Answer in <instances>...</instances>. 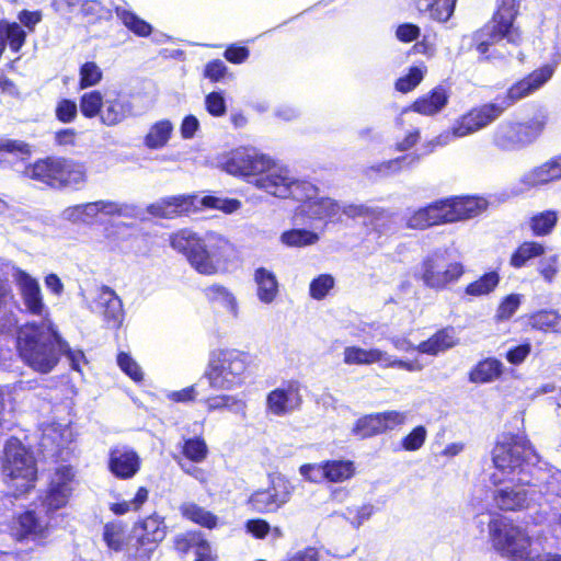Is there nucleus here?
I'll return each instance as SVG.
<instances>
[{
  "label": "nucleus",
  "instance_id": "nucleus-5",
  "mask_svg": "<svg viewBox=\"0 0 561 561\" xmlns=\"http://www.w3.org/2000/svg\"><path fill=\"white\" fill-rule=\"evenodd\" d=\"M171 247L182 253L199 274H216L229 250V241L220 233L208 231L203 236L183 229L171 237Z\"/></svg>",
  "mask_w": 561,
  "mask_h": 561
},
{
  "label": "nucleus",
  "instance_id": "nucleus-24",
  "mask_svg": "<svg viewBox=\"0 0 561 561\" xmlns=\"http://www.w3.org/2000/svg\"><path fill=\"white\" fill-rule=\"evenodd\" d=\"M47 524L35 512L26 511L12 523L11 535L18 541H37L45 537Z\"/></svg>",
  "mask_w": 561,
  "mask_h": 561
},
{
  "label": "nucleus",
  "instance_id": "nucleus-40",
  "mask_svg": "<svg viewBox=\"0 0 561 561\" xmlns=\"http://www.w3.org/2000/svg\"><path fill=\"white\" fill-rule=\"evenodd\" d=\"M115 13L122 23L137 36L147 37L151 34L152 26L133 11L117 7Z\"/></svg>",
  "mask_w": 561,
  "mask_h": 561
},
{
  "label": "nucleus",
  "instance_id": "nucleus-16",
  "mask_svg": "<svg viewBox=\"0 0 561 561\" xmlns=\"http://www.w3.org/2000/svg\"><path fill=\"white\" fill-rule=\"evenodd\" d=\"M14 279L19 288L24 310L42 320L49 319V309L45 305L41 286L36 278L22 270H16Z\"/></svg>",
  "mask_w": 561,
  "mask_h": 561
},
{
  "label": "nucleus",
  "instance_id": "nucleus-44",
  "mask_svg": "<svg viewBox=\"0 0 561 561\" xmlns=\"http://www.w3.org/2000/svg\"><path fill=\"white\" fill-rule=\"evenodd\" d=\"M529 322L534 329L561 333V314L554 310H540L530 317Z\"/></svg>",
  "mask_w": 561,
  "mask_h": 561
},
{
  "label": "nucleus",
  "instance_id": "nucleus-17",
  "mask_svg": "<svg viewBox=\"0 0 561 561\" xmlns=\"http://www.w3.org/2000/svg\"><path fill=\"white\" fill-rule=\"evenodd\" d=\"M290 494L289 483L276 478L267 489L254 492L249 504L257 513H274L289 501Z\"/></svg>",
  "mask_w": 561,
  "mask_h": 561
},
{
  "label": "nucleus",
  "instance_id": "nucleus-9",
  "mask_svg": "<svg viewBox=\"0 0 561 561\" xmlns=\"http://www.w3.org/2000/svg\"><path fill=\"white\" fill-rule=\"evenodd\" d=\"M3 474L15 495L34 486L37 474L35 459L16 438H10L4 446Z\"/></svg>",
  "mask_w": 561,
  "mask_h": 561
},
{
  "label": "nucleus",
  "instance_id": "nucleus-22",
  "mask_svg": "<svg viewBox=\"0 0 561 561\" xmlns=\"http://www.w3.org/2000/svg\"><path fill=\"white\" fill-rule=\"evenodd\" d=\"M140 457L127 445H117L108 454V469L118 479H130L140 469Z\"/></svg>",
  "mask_w": 561,
  "mask_h": 561
},
{
  "label": "nucleus",
  "instance_id": "nucleus-18",
  "mask_svg": "<svg viewBox=\"0 0 561 561\" xmlns=\"http://www.w3.org/2000/svg\"><path fill=\"white\" fill-rule=\"evenodd\" d=\"M343 214L353 219H362L379 237L393 230V215L380 207L351 204L343 207Z\"/></svg>",
  "mask_w": 561,
  "mask_h": 561
},
{
  "label": "nucleus",
  "instance_id": "nucleus-56",
  "mask_svg": "<svg viewBox=\"0 0 561 561\" xmlns=\"http://www.w3.org/2000/svg\"><path fill=\"white\" fill-rule=\"evenodd\" d=\"M334 286V278L329 274H321L312 282L309 286V293L310 296L313 299L321 300L323 299L327 294L333 288Z\"/></svg>",
  "mask_w": 561,
  "mask_h": 561
},
{
  "label": "nucleus",
  "instance_id": "nucleus-12",
  "mask_svg": "<svg viewBox=\"0 0 561 561\" xmlns=\"http://www.w3.org/2000/svg\"><path fill=\"white\" fill-rule=\"evenodd\" d=\"M271 158L253 147H239L230 152L224 163V169L254 185L259 175L270 165Z\"/></svg>",
  "mask_w": 561,
  "mask_h": 561
},
{
  "label": "nucleus",
  "instance_id": "nucleus-43",
  "mask_svg": "<svg viewBox=\"0 0 561 561\" xmlns=\"http://www.w3.org/2000/svg\"><path fill=\"white\" fill-rule=\"evenodd\" d=\"M180 511L185 518L201 526L214 528L217 524V517L214 514L198 506L195 503H183L180 507Z\"/></svg>",
  "mask_w": 561,
  "mask_h": 561
},
{
  "label": "nucleus",
  "instance_id": "nucleus-60",
  "mask_svg": "<svg viewBox=\"0 0 561 561\" xmlns=\"http://www.w3.org/2000/svg\"><path fill=\"white\" fill-rule=\"evenodd\" d=\"M520 305V295L511 294L506 296L500 304L495 319L497 321L508 320L518 309Z\"/></svg>",
  "mask_w": 561,
  "mask_h": 561
},
{
  "label": "nucleus",
  "instance_id": "nucleus-1",
  "mask_svg": "<svg viewBox=\"0 0 561 561\" xmlns=\"http://www.w3.org/2000/svg\"><path fill=\"white\" fill-rule=\"evenodd\" d=\"M492 459L514 486H503L495 491L494 502L502 511H517L530 503L542 502L557 508L561 501V472H550L537 466L538 455L526 436L504 434L492 451Z\"/></svg>",
  "mask_w": 561,
  "mask_h": 561
},
{
  "label": "nucleus",
  "instance_id": "nucleus-63",
  "mask_svg": "<svg viewBox=\"0 0 561 561\" xmlns=\"http://www.w3.org/2000/svg\"><path fill=\"white\" fill-rule=\"evenodd\" d=\"M117 364L121 369L135 381L142 379V373L138 364L126 353H119Z\"/></svg>",
  "mask_w": 561,
  "mask_h": 561
},
{
  "label": "nucleus",
  "instance_id": "nucleus-15",
  "mask_svg": "<svg viewBox=\"0 0 561 561\" xmlns=\"http://www.w3.org/2000/svg\"><path fill=\"white\" fill-rule=\"evenodd\" d=\"M75 472L70 466H61L55 470L43 501L48 512H54L67 505L72 491Z\"/></svg>",
  "mask_w": 561,
  "mask_h": 561
},
{
  "label": "nucleus",
  "instance_id": "nucleus-55",
  "mask_svg": "<svg viewBox=\"0 0 561 561\" xmlns=\"http://www.w3.org/2000/svg\"><path fill=\"white\" fill-rule=\"evenodd\" d=\"M426 437L425 426L419 425L401 439V447L407 451L419 450L424 445Z\"/></svg>",
  "mask_w": 561,
  "mask_h": 561
},
{
  "label": "nucleus",
  "instance_id": "nucleus-20",
  "mask_svg": "<svg viewBox=\"0 0 561 561\" xmlns=\"http://www.w3.org/2000/svg\"><path fill=\"white\" fill-rule=\"evenodd\" d=\"M561 180V153L524 172L519 179L527 190L545 186Z\"/></svg>",
  "mask_w": 561,
  "mask_h": 561
},
{
  "label": "nucleus",
  "instance_id": "nucleus-38",
  "mask_svg": "<svg viewBox=\"0 0 561 561\" xmlns=\"http://www.w3.org/2000/svg\"><path fill=\"white\" fill-rule=\"evenodd\" d=\"M142 535L139 539L140 543H157L164 539L167 527L163 519L158 515H151L144 519L140 524Z\"/></svg>",
  "mask_w": 561,
  "mask_h": 561
},
{
  "label": "nucleus",
  "instance_id": "nucleus-3",
  "mask_svg": "<svg viewBox=\"0 0 561 561\" xmlns=\"http://www.w3.org/2000/svg\"><path fill=\"white\" fill-rule=\"evenodd\" d=\"M516 0H502L492 21L465 39L479 53L480 61H495L506 58L512 53L506 44L517 46L522 39L519 30L514 25L518 13Z\"/></svg>",
  "mask_w": 561,
  "mask_h": 561
},
{
  "label": "nucleus",
  "instance_id": "nucleus-54",
  "mask_svg": "<svg viewBox=\"0 0 561 561\" xmlns=\"http://www.w3.org/2000/svg\"><path fill=\"white\" fill-rule=\"evenodd\" d=\"M457 0H434L430 4V15L438 22H446L453 15Z\"/></svg>",
  "mask_w": 561,
  "mask_h": 561
},
{
  "label": "nucleus",
  "instance_id": "nucleus-13",
  "mask_svg": "<svg viewBox=\"0 0 561 561\" xmlns=\"http://www.w3.org/2000/svg\"><path fill=\"white\" fill-rule=\"evenodd\" d=\"M126 206L110 199H100L69 206L61 211V218L73 225L91 226L99 216L114 217L125 214Z\"/></svg>",
  "mask_w": 561,
  "mask_h": 561
},
{
  "label": "nucleus",
  "instance_id": "nucleus-50",
  "mask_svg": "<svg viewBox=\"0 0 561 561\" xmlns=\"http://www.w3.org/2000/svg\"><path fill=\"white\" fill-rule=\"evenodd\" d=\"M197 202L204 207L218 209L225 214H232L240 209L242 205L237 198H222L211 195L204 196L197 199Z\"/></svg>",
  "mask_w": 561,
  "mask_h": 561
},
{
  "label": "nucleus",
  "instance_id": "nucleus-4",
  "mask_svg": "<svg viewBox=\"0 0 561 561\" xmlns=\"http://www.w3.org/2000/svg\"><path fill=\"white\" fill-rule=\"evenodd\" d=\"M62 346L66 341L50 319L27 323L19 330V355L35 371H51L59 362Z\"/></svg>",
  "mask_w": 561,
  "mask_h": 561
},
{
  "label": "nucleus",
  "instance_id": "nucleus-25",
  "mask_svg": "<svg viewBox=\"0 0 561 561\" xmlns=\"http://www.w3.org/2000/svg\"><path fill=\"white\" fill-rule=\"evenodd\" d=\"M55 188L70 187L81 188L87 182L85 167L73 160L58 158L57 171H55Z\"/></svg>",
  "mask_w": 561,
  "mask_h": 561
},
{
  "label": "nucleus",
  "instance_id": "nucleus-37",
  "mask_svg": "<svg viewBox=\"0 0 561 561\" xmlns=\"http://www.w3.org/2000/svg\"><path fill=\"white\" fill-rule=\"evenodd\" d=\"M501 277L497 272L491 271L484 273L478 279L468 284L465 288V294L470 297L480 298L489 296L499 286Z\"/></svg>",
  "mask_w": 561,
  "mask_h": 561
},
{
  "label": "nucleus",
  "instance_id": "nucleus-62",
  "mask_svg": "<svg viewBox=\"0 0 561 561\" xmlns=\"http://www.w3.org/2000/svg\"><path fill=\"white\" fill-rule=\"evenodd\" d=\"M207 112L216 117L224 116L227 111L226 101L221 92H210L205 98Z\"/></svg>",
  "mask_w": 561,
  "mask_h": 561
},
{
  "label": "nucleus",
  "instance_id": "nucleus-42",
  "mask_svg": "<svg viewBox=\"0 0 561 561\" xmlns=\"http://www.w3.org/2000/svg\"><path fill=\"white\" fill-rule=\"evenodd\" d=\"M279 239L287 247L302 248L316 244L319 241V234L307 229H290L284 231Z\"/></svg>",
  "mask_w": 561,
  "mask_h": 561
},
{
  "label": "nucleus",
  "instance_id": "nucleus-53",
  "mask_svg": "<svg viewBox=\"0 0 561 561\" xmlns=\"http://www.w3.org/2000/svg\"><path fill=\"white\" fill-rule=\"evenodd\" d=\"M374 505L364 504L362 506H351L345 511V518L350 520L353 527L359 528L374 514Z\"/></svg>",
  "mask_w": 561,
  "mask_h": 561
},
{
  "label": "nucleus",
  "instance_id": "nucleus-33",
  "mask_svg": "<svg viewBox=\"0 0 561 561\" xmlns=\"http://www.w3.org/2000/svg\"><path fill=\"white\" fill-rule=\"evenodd\" d=\"M206 298L224 308L233 318L238 317V302L234 295L225 286L213 284L204 289Z\"/></svg>",
  "mask_w": 561,
  "mask_h": 561
},
{
  "label": "nucleus",
  "instance_id": "nucleus-31",
  "mask_svg": "<svg viewBox=\"0 0 561 561\" xmlns=\"http://www.w3.org/2000/svg\"><path fill=\"white\" fill-rule=\"evenodd\" d=\"M257 298L263 304H271L277 296L278 282L275 274L265 267H259L254 273Z\"/></svg>",
  "mask_w": 561,
  "mask_h": 561
},
{
  "label": "nucleus",
  "instance_id": "nucleus-59",
  "mask_svg": "<svg viewBox=\"0 0 561 561\" xmlns=\"http://www.w3.org/2000/svg\"><path fill=\"white\" fill-rule=\"evenodd\" d=\"M424 70L420 67H412L409 73L401 77L396 82V89L407 93L412 91L423 79Z\"/></svg>",
  "mask_w": 561,
  "mask_h": 561
},
{
  "label": "nucleus",
  "instance_id": "nucleus-49",
  "mask_svg": "<svg viewBox=\"0 0 561 561\" xmlns=\"http://www.w3.org/2000/svg\"><path fill=\"white\" fill-rule=\"evenodd\" d=\"M353 433L360 438L383 433L378 413L359 419L353 427Z\"/></svg>",
  "mask_w": 561,
  "mask_h": 561
},
{
  "label": "nucleus",
  "instance_id": "nucleus-61",
  "mask_svg": "<svg viewBox=\"0 0 561 561\" xmlns=\"http://www.w3.org/2000/svg\"><path fill=\"white\" fill-rule=\"evenodd\" d=\"M2 28L8 34V39L11 50L18 53L24 45L26 33L18 23H2Z\"/></svg>",
  "mask_w": 561,
  "mask_h": 561
},
{
  "label": "nucleus",
  "instance_id": "nucleus-64",
  "mask_svg": "<svg viewBox=\"0 0 561 561\" xmlns=\"http://www.w3.org/2000/svg\"><path fill=\"white\" fill-rule=\"evenodd\" d=\"M378 415L383 432L391 431L394 427L404 424L408 419V414L405 412L399 411H386L378 413Z\"/></svg>",
  "mask_w": 561,
  "mask_h": 561
},
{
  "label": "nucleus",
  "instance_id": "nucleus-30",
  "mask_svg": "<svg viewBox=\"0 0 561 561\" xmlns=\"http://www.w3.org/2000/svg\"><path fill=\"white\" fill-rule=\"evenodd\" d=\"M58 158H47L26 165L23 170L25 178L42 182L55 188V171H57Z\"/></svg>",
  "mask_w": 561,
  "mask_h": 561
},
{
  "label": "nucleus",
  "instance_id": "nucleus-32",
  "mask_svg": "<svg viewBox=\"0 0 561 561\" xmlns=\"http://www.w3.org/2000/svg\"><path fill=\"white\" fill-rule=\"evenodd\" d=\"M306 211L316 219H330L341 211V206L332 198L317 197V192L309 198H305Z\"/></svg>",
  "mask_w": 561,
  "mask_h": 561
},
{
  "label": "nucleus",
  "instance_id": "nucleus-52",
  "mask_svg": "<svg viewBox=\"0 0 561 561\" xmlns=\"http://www.w3.org/2000/svg\"><path fill=\"white\" fill-rule=\"evenodd\" d=\"M80 81L79 85L81 89L96 85L102 80V70L93 62H84L80 68Z\"/></svg>",
  "mask_w": 561,
  "mask_h": 561
},
{
  "label": "nucleus",
  "instance_id": "nucleus-58",
  "mask_svg": "<svg viewBox=\"0 0 561 561\" xmlns=\"http://www.w3.org/2000/svg\"><path fill=\"white\" fill-rule=\"evenodd\" d=\"M179 548H182V545L187 546L190 548L195 549L196 560L195 561H211V548L210 545L198 536H192L188 540L179 541Z\"/></svg>",
  "mask_w": 561,
  "mask_h": 561
},
{
  "label": "nucleus",
  "instance_id": "nucleus-47",
  "mask_svg": "<svg viewBox=\"0 0 561 561\" xmlns=\"http://www.w3.org/2000/svg\"><path fill=\"white\" fill-rule=\"evenodd\" d=\"M325 479L331 482H342L354 474V463L350 460L324 461Z\"/></svg>",
  "mask_w": 561,
  "mask_h": 561
},
{
  "label": "nucleus",
  "instance_id": "nucleus-2",
  "mask_svg": "<svg viewBox=\"0 0 561 561\" xmlns=\"http://www.w3.org/2000/svg\"><path fill=\"white\" fill-rule=\"evenodd\" d=\"M554 66L546 65L520 81L513 84L504 96H497L495 103H485L471 108L457 118L450 128L437 136L433 144L446 146L456 138L472 135L495 122L508 107L541 88L553 75Z\"/></svg>",
  "mask_w": 561,
  "mask_h": 561
},
{
  "label": "nucleus",
  "instance_id": "nucleus-36",
  "mask_svg": "<svg viewBox=\"0 0 561 561\" xmlns=\"http://www.w3.org/2000/svg\"><path fill=\"white\" fill-rule=\"evenodd\" d=\"M381 358H385L383 351L378 348L365 350L348 346L344 350V363L347 365H370L375 363L381 365Z\"/></svg>",
  "mask_w": 561,
  "mask_h": 561
},
{
  "label": "nucleus",
  "instance_id": "nucleus-39",
  "mask_svg": "<svg viewBox=\"0 0 561 561\" xmlns=\"http://www.w3.org/2000/svg\"><path fill=\"white\" fill-rule=\"evenodd\" d=\"M420 161V156L415 153L405 154L396 159H391L388 161H383L376 165H373L370 169L376 171L377 173L388 176L400 172L403 169H410L416 165Z\"/></svg>",
  "mask_w": 561,
  "mask_h": 561
},
{
  "label": "nucleus",
  "instance_id": "nucleus-6",
  "mask_svg": "<svg viewBox=\"0 0 561 561\" xmlns=\"http://www.w3.org/2000/svg\"><path fill=\"white\" fill-rule=\"evenodd\" d=\"M548 122L549 113L545 108H539L525 122L504 119L490 134V142L501 152L524 150L537 141Z\"/></svg>",
  "mask_w": 561,
  "mask_h": 561
},
{
  "label": "nucleus",
  "instance_id": "nucleus-48",
  "mask_svg": "<svg viewBox=\"0 0 561 561\" xmlns=\"http://www.w3.org/2000/svg\"><path fill=\"white\" fill-rule=\"evenodd\" d=\"M183 455L192 462H202L208 455V447L202 437L184 439L182 446Z\"/></svg>",
  "mask_w": 561,
  "mask_h": 561
},
{
  "label": "nucleus",
  "instance_id": "nucleus-57",
  "mask_svg": "<svg viewBox=\"0 0 561 561\" xmlns=\"http://www.w3.org/2000/svg\"><path fill=\"white\" fill-rule=\"evenodd\" d=\"M147 499L148 490L146 488H139L131 501L115 503L111 506V510L116 515H124L130 510H138L147 501Z\"/></svg>",
  "mask_w": 561,
  "mask_h": 561
},
{
  "label": "nucleus",
  "instance_id": "nucleus-14",
  "mask_svg": "<svg viewBox=\"0 0 561 561\" xmlns=\"http://www.w3.org/2000/svg\"><path fill=\"white\" fill-rule=\"evenodd\" d=\"M145 112L134 102V96L121 91L105 93V102L101 114V123L114 127L128 118L141 115Z\"/></svg>",
  "mask_w": 561,
  "mask_h": 561
},
{
  "label": "nucleus",
  "instance_id": "nucleus-26",
  "mask_svg": "<svg viewBox=\"0 0 561 561\" xmlns=\"http://www.w3.org/2000/svg\"><path fill=\"white\" fill-rule=\"evenodd\" d=\"M198 197L195 195L170 196L158 201L149 207L150 214L163 218H173L188 213L196 207Z\"/></svg>",
  "mask_w": 561,
  "mask_h": 561
},
{
  "label": "nucleus",
  "instance_id": "nucleus-23",
  "mask_svg": "<svg viewBox=\"0 0 561 561\" xmlns=\"http://www.w3.org/2000/svg\"><path fill=\"white\" fill-rule=\"evenodd\" d=\"M301 402L300 387L296 381L271 391L266 398L268 410L277 416L299 409Z\"/></svg>",
  "mask_w": 561,
  "mask_h": 561
},
{
  "label": "nucleus",
  "instance_id": "nucleus-7",
  "mask_svg": "<svg viewBox=\"0 0 561 561\" xmlns=\"http://www.w3.org/2000/svg\"><path fill=\"white\" fill-rule=\"evenodd\" d=\"M249 365V355L244 352L236 348L214 350L203 377L214 390H233L244 383Z\"/></svg>",
  "mask_w": 561,
  "mask_h": 561
},
{
  "label": "nucleus",
  "instance_id": "nucleus-8",
  "mask_svg": "<svg viewBox=\"0 0 561 561\" xmlns=\"http://www.w3.org/2000/svg\"><path fill=\"white\" fill-rule=\"evenodd\" d=\"M492 548L513 561L529 560L533 539L525 528L504 516H495L488 524Z\"/></svg>",
  "mask_w": 561,
  "mask_h": 561
},
{
  "label": "nucleus",
  "instance_id": "nucleus-29",
  "mask_svg": "<svg viewBox=\"0 0 561 561\" xmlns=\"http://www.w3.org/2000/svg\"><path fill=\"white\" fill-rule=\"evenodd\" d=\"M448 102L447 90L440 85L413 103V110L423 115H434L440 112Z\"/></svg>",
  "mask_w": 561,
  "mask_h": 561
},
{
  "label": "nucleus",
  "instance_id": "nucleus-11",
  "mask_svg": "<svg viewBox=\"0 0 561 561\" xmlns=\"http://www.w3.org/2000/svg\"><path fill=\"white\" fill-rule=\"evenodd\" d=\"M463 273L465 268L460 262L449 261L447 251L438 249L422 262L420 278L426 287L443 290L456 283Z\"/></svg>",
  "mask_w": 561,
  "mask_h": 561
},
{
  "label": "nucleus",
  "instance_id": "nucleus-34",
  "mask_svg": "<svg viewBox=\"0 0 561 561\" xmlns=\"http://www.w3.org/2000/svg\"><path fill=\"white\" fill-rule=\"evenodd\" d=\"M503 364L495 358L479 362L470 371L469 380L473 383H486L502 375Z\"/></svg>",
  "mask_w": 561,
  "mask_h": 561
},
{
  "label": "nucleus",
  "instance_id": "nucleus-45",
  "mask_svg": "<svg viewBox=\"0 0 561 561\" xmlns=\"http://www.w3.org/2000/svg\"><path fill=\"white\" fill-rule=\"evenodd\" d=\"M105 102V94L98 90L87 92L80 98V111L83 116L88 118L99 117L101 121V114Z\"/></svg>",
  "mask_w": 561,
  "mask_h": 561
},
{
  "label": "nucleus",
  "instance_id": "nucleus-41",
  "mask_svg": "<svg viewBox=\"0 0 561 561\" xmlns=\"http://www.w3.org/2000/svg\"><path fill=\"white\" fill-rule=\"evenodd\" d=\"M545 245L534 241L523 242L511 256V265L520 268L528 261L545 254Z\"/></svg>",
  "mask_w": 561,
  "mask_h": 561
},
{
  "label": "nucleus",
  "instance_id": "nucleus-27",
  "mask_svg": "<svg viewBox=\"0 0 561 561\" xmlns=\"http://www.w3.org/2000/svg\"><path fill=\"white\" fill-rule=\"evenodd\" d=\"M446 222L442 199L414 210L405 218L408 228L421 230Z\"/></svg>",
  "mask_w": 561,
  "mask_h": 561
},
{
  "label": "nucleus",
  "instance_id": "nucleus-51",
  "mask_svg": "<svg viewBox=\"0 0 561 561\" xmlns=\"http://www.w3.org/2000/svg\"><path fill=\"white\" fill-rule=\"evenodd\" d=\"M124 527L121 524L110 523L104 526L103 539L107 547L121 551L124 545Z\"/></svg>",
  "mask_w": 561,
  "mask_h": 561
},
{
  "label": "nucleus",
  "instance_id": "nucleus-21",
  "mask_svg": "<svg viewBox=\"0 0 561 561\" xmlns=\"http://www.w3.org/2000/svg\"><path fill=\"white\" fill-rule=\"evenodd\" d=\"M445 220L454 222L476 217L485 210L488 203L482 197L462 196L442 199Z\"/></svg>",
  "mask_w": 561,
  "mask_h": 561
},
{
  "label": "nucleus",
  "instance_id": "nucleus-19",
  "mask_svg": "<svg viewBox=\"0 0 561 561\" xmlns=\"http://www.w3.org/2000/svg\"><path fill=\"white\" fill-rule=\"evenodd\" d=\"M91 310L102 314L111 328H119L124 321L123 302L117 294L108 286H102L91 305Z\"/></svg>",
  "mask_w": 561,
  "mask_h": 561
},
{
  "label": "nucleus",
  "instance_id": "nucleus-35",
  "mask_svg": "<svg viewBox=\"0 0 561 561\" xmlns=\"http://www.w3.org/2000/svg\"><path fill=\"white\" fill-rule=\"evenodd\" d=\"M173 131V124L169 119H161L152 124L145 136L144 144L149 149L163 148Z\"/></svg>",
  "mask_w": 561,
  "mask_h": 561
},
{
  "label": "nucleus",
  "instance_id": "nucleus-46",
  "mask_svg": "<svg viewBox=\"0 0 561 561\" xmlns=\"http://www.w3.org/2000/svg\"><path fill=\"white\" fill-rule=\"evenodd\" d=\"M558 221V214L554 210H545L534 215L529 220V227L537 237L551 233Z\"/></svg>",
  "mask_w": 561,
  "mask_h": 561
},
{
  "label": "nucleus",
  "instance_id": "nucleus-10",
  "mask_svg": "<svg viewBox=\"0 0 561 561\" xmlns=\"http://www.w3.org/2000/svg\"><path fill=\"white\" fill-rule=\"evenodd\" d=\"M254 186L277 198L296 201L309 198L317 191L312 183L296 179L287 168L275 164L272 159L268 168L259 175Z\"/></svg>",
  "mask_w": 561,
  "mask_h": 561
},
{
  "label": "nucleus",
  "instance_id": "nucleus-28",
  "mask_svg": "<svg viewBox=\"0 0 561 561\" xmlns=\"http://www.w3.org/2000/svg\"><path fill=\"white\" fill-rule=\"evenodd\" d=\"M458 344V337L453 327H447L439 330L428 340L419 344L416 350L420 353L428 355H437L440 352H445Z\"/></svg>",
  "mask_w": 561,
  "mask_h": 561
}]
</instances>
